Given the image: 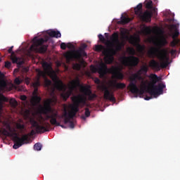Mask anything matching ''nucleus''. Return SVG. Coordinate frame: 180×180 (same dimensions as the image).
Instances as JSON below:
<instances>
[{
  "label": "nucleus",
  "instance_id": "49",
  "mask_svg": "<svg viewBox=\"0 0 180 180\" xmlns=\"http://www.w3.org/2000/svg\"><path fill=\"white\" fill-rule=\"evenodd\" d=\"M11 65H12V63L9 61L5 62V67L6 68H11Z\"/></svg>",
  "mask_w": 180,
  "mask_h": 180
},
{
  "label": "nucleus",
  "instance_id": "13",
  "mask_svg": "<svg viewBox=\"0 0 180 180\" xmlns=\"http://www.w3.org/2000/svg\"><path fill=\"white\" fill-rule=\"evenodd\" d=\"M142 88L139 89L137 86V84L136 83L131 82L129 83L128 88L131 92V94H136L139 95H144V92H147V88H148V86L147 84H141Z\"/></svg>",
  "mask_w": 180,
  "mask_h": 180
},
{
  "label": "nucleus",
  "instance_id": "40",
  "mask_svg": "<svg viewBox=\"0 0 180 180\" xmlns=\"http://www.w3.org/2000/svg\"><path fill=\"white\" fill-rule=\"evenodd\" d=\"M84 115L86 117H89L91 116V112L89 111V108H85Z\"/></svg>",
  "mask_w": 180,
  "mask_h": 180
},
{
  "label": "nucleus",
  "instance_id": "55",
  "mask_svg": "<svg viewBox=\"0 0 180 180\" xmlns=\"http://www.w3.org/2000/svg\"><path fill=\"white\" fill-rule=\"evenodd\" d=\"M67 47L68 49H72V47H74V45H72V44L71 43H68Z\"/></svg>",
  "mask_w": 180,
  "mask_h": 180
},
{
  "label": "nucleus",
  "instance_id": "47",
  "mask_svg": "<svg viewBox=\"0 0 180 180\" xmlns=\"http://www.w3.org/2000/svg\"><path fill=\"white\" fill-rule=\"evenodd\" d=\"M166 50H168V53L169 54H172V56H174V54H175V53H176V50L175 49H172L170 51H169V49L167 48L166 49Z\"/></svg>",
  "mask_w": 180,
  "mask_h": 180
},
{
  "label": "nucleus",
  "instance_id": "45",
  "mask_svg": "<svg viewBox=\"0 0 180 180\" xmlns=\"http://www.w3.org/2000/svg\"><path fill=\"white\" fill-rule=\"evenodd\" d=\"M98 39L101 41H105L106 39H105V37L102 35V34H98Z\"/></svg>",
  "mask_w": 180,
  "mask_h": 180
},
{
  "label": "nucleus",
  "instance_id": "58",
  "mask_svg": "<svg viewBox=\"0 0 180 180\" xmlns=\"http://www.w3.org/2000/svg\"><path fill=\"white\" fill-rule=\"evenodd\" d=\"M151 98H152L151 96H146L145 97V101H150V99H151Z\"/></svg>",
  "mask_w": 180,
  "mask_h": 180
},
{
  "label": "nucleus",
  "instance_id": "24",
  "mask_svg": "<svg viewBox=\"0 0 180 180\" xmlns=\"http://www.w3.org/2000/svg\"><path fill=\"white\" fill-rule=\"evenodd\" d=\"M136 50L139 54H144V51H146V46L141 45L140 44H136Z\"/></svg>",
  "mask_w": 180,
  "mask_h": 180
},
{
  "label": "nucleus",
  "instance_id": "19",
  "mask_svg": "<svg viewBox=\"0 0 180 180\" xmlns=\"http://www.w3.org/2000/svg\"><path fill=\"white\" fill-rule=\"evenodd\" d=\"M49 117H51L50 123L53 126H59L62 127V129H67V127L65 125H63L60 122H57V118L58 117V116Z\"/></svg>",
  "mask_w": 180,
  "mask_h": 180
},
{
  "label": "nucleus",
  "instance_id": "54",
  "mask_svg": "<svg viewBox=\"0 0 180 180\" xmlns=\"http://www.w3.org/2000/svg\"><path fill=\"white\" fill-rule=\"evenodd\" d=\"M136 74H137V75H139V77H141V75L143 74V72L141 70H139L136 72Z\"/></svg>",
  "mask_w": 180,
  "mask_h": 180
},
{
  "label": "nucleus",
  "instance_id": "59",
  "mask_svg": "<svg viewBox=\"0 0 180 180\" xmlns=\"http://www.w3.org/2000/svg\"><path fill=\"white\" fill-rule=\"evenodd\" d=\"M81 118L83 120H85L86 119V117L84 115H82L81 116Z\"/></svg>",
  "mask_w": 180,
  "mask_h": 180
},
{
  "label": "nucleus",
  "instance_id": "53",
  "mask_svg": "<svg viewBox=\"0 0 180 180\" xmlns=\"http://www.w3.org/2000/svg\"><path fill=\"white\" fill-rule=\"evenodd\" d=\"M20 99L21 101H26V99H27V96H26L25 95H22L20 96Z\"/></svg>",
  "mask_w": 180,
  "mask_h": 180
},
{
  "label": "nucleus",
  "instance_id": "22",
  "mask_svg": "<svg viewBox=\"0 0 180 180\" xmlns=\"http://www.w3.org/2000/svg\"><path fill=\"white\" fill-rule=\"evenodd\" d=\"M41 102V97L39 96H32L31 98V103L33 106H36V105H39Z\"/></svg>",
  "mask_w": 180,
  "mask_h": 180
},
{
  "label": "nucleus",
  "instance_id": "37",
  "mask_svg": "<svg viewBox=\"0 0 180 180\" xmlns=\"http://www.w3.org/2000/svg\"><path fill=\"white\" fill-rule=\"evenodd\" d=\"M16 127L18 130L23 131V130H25V124L17 123Z\"/></svg>",
  "mask_w": 180,
  "mask_h": 180
},
{
  "label": "nucleus",
  "instance_id": "41",
  "mask_svg": "<svg viewBox=\"0 0 180 180\" xmlns=\"http://www.w3.org/2000/svg\"><path fill=\"white\" fill-rule=\"evenodd\" d=\"M129 53L131 54V56H136V50L133 48H129Z\"/></svg>",
  "mask_w": 180,
  "mask_h": 180
},
{
  "label": "nucleus",
  "instance_id": "12",
  "mask_svg": "<svg viewBox=\"0 0 180 180\" xmlns=\"http://www.w3.org/2000/svg\"><path fill=\"white\" fill-rule=\"evenodd\" d=\"M98 88L102 92H104V99L107 101H110V102H116V98H115V95L113 94V91H110L109 90V87L105 84L98 85Z\"/></svg>",
  "mask_w": 180,
  "mask_h": 180
},
{
  "label": "nucleus",
  "instance_id": "5",
  "mask_svg": "<svg viewBox=\"0 0 180 180\" xmlns=\"http://www.w3.org/2000/svg\"><path fill=\"white\" fill-rule=\"evenodd\" d=\"M88 46L86 44H84L82 46V49H79L77 51H69L65 53V58H66V61L70 63V61H73V60H77V61H80L82 57H86V53L84 50V49H86Z\"/></svg>",
  "mask_w": 180,
  "mask_h": 180
},
{
  "label": "nucleus",
  "instance_id": "56",
  "mask_svg": "<svg viewBox=\"0 0 180 180\" xmlns=\"http://www.w3.org/2000/svg\"><path fill=\"white\" fill-rule=\"evenodd\" d=\"M91 70L93 72H95V71H96V68L94 65H91Z\"/></svg>",
  "mask_w": 180,
  "mask_h": 180
},
{
  "label": "nucleus",
  "instance_id": "33",
  "mask_svg": "<svg viewBox=\"0 0 180 180\" xmlns=\"http://www.w3.org/2000/svg\"><path fill=\"white\" fill-rule=\"evenodd\" d=\"M42 148L43 145L40 143H37L34 145V150H35V151H40Z\"/></svg>",
  "mask_w": 180,
  "mask_h": 180
},
{
  "label": "nucleus",
  "instance_id": "46",
  "mask_svg": "<svg viewBox=\"0 0 180 180\" xmlns=\"http://www.w3.org/2000/svg\"><path fill=\"white\" fill-rule=\"evenodd\" d=\"M60 49L62 50H65L67 49V44L65 43H64V42H62L60 44Z\"/></svg>",
  "mask_w": 180,
  "mask_h": 180
},
{
  "label": "nucleus",
  "instance_id": "20",
  "mask_svg": "<svg viewBox=\"0 0 180 180\" xmlns=\"http://www.w3.org/2000/svg\"><path fill=\"white\" fill-rule=\"evenodd\" d=\"M110 86L112 91H116V89H124V88H126V84H124V83H117L115 82L111 84Z\"/></svg>",
  "mask_w": 180,
  "mask_h": 180
},
{
  "label": "nucleus",
  "instance_id": "15",
  "mask_svg": "<svg viewBox=\"0 0 180 180\" xmlns=\"http://www.w3.org/2000/svg\"><path fill=\"white\" fill-rule=\"evenodd\" d=\"M70 85L71 86H70V89L68 91L61 94V96L64 99V101H67V99H68L70 96L72 95V91H74V89H75V86L81 85V82L79 81V78H77L76 79L72 80L70 82Z\"/></svg>",
  "mask_w": 180,
  "mask_h": 180
},
{
  "label": "nucleus",
  "instance_id": "48",
  "mask_svg": "<svg viewBox=\"0 0 180 180\" xmlns=\"http://www.w3.org/2000/svg\"><path fill=\"white\" fill-rule=\"evenodd\" d=\"M68 123H69V127L70 129H74V127H75V125L74 124V122L71 121V120H70V122H68Z\"/></svg>",
  "mask_w": 180,
  "mask_h": 180
},
{
  "label": "nucleus",
  "instance_id": "18",
  "mask_svg": "<svg viewBox=\"0 0 180 180\" xmlns=\"http://www.w3.org/2000/svg\"><path fill=\"white\" fill-rule=\"evenodd\" d=\"M13 46H11L8 50V53L11 55V60L13 63V64H18V65H22L23 64V61H22V59L20 58L17 57L16 55H15V52H13Z\"/></svg>",
  "mask_w": 180,
  "mask_h": 180
},
{
  "label": "nucleus",
  "instance_id": "9",
  "mask_svg": "<svg viewBox=\"0 0 180 180\" xmlns=\"http://www.w3.org/2000/svg\"><path fill=\"white\" fill-rule=\"evenodd\" d=\"M164 88H165V84L162 83H159L158 86L155 84H149L148 87H147V92L151 96L157 98V96H160V95L164 94Z\"/></svg>",
  "mask_w": 180,
  "mask_h": 180
},
{
  "label": "nucleus",
  "instance_id": "7",
  "mask_svg": "<svg viewBox=\"0 0 180 180\" xmlns=\"http://www.w3.org/2000/svg\"><path fill=\"white\" fill-rule=\"evenodd\" d=\"M135 15L138 16L143 22H151V18H153V11L146 10L143 13V4H139L134 8Z\"/></svg>",
  "mask_w": 180,
  "mask_h": 180
},
{
  "label": "nucleus",
  "instance_id": "14",
  "mask_svg": "<svg viewBox=\"0 0 180 180\" xmlns=\"http://www.w3.org/2000/svg\"><path fill=\"white\" fill-rule=\"evenodd\" d=\"M27 141H29V136L27 134H25L20 138L18 136V134H15L13 148H14V150H18L19 147H22V146Z\"/></svg>",
  "mask_w": 180,
  "mask_h": 180
},
{
  "label": "nucleus",
  "instance_id": "17",
  "mask_svg": "<svg viewBox=\"0 0 180 180\" xmlns=\"http://www.w3.org/2000/svg\"><path fill=\"white\" fill-rule=\"evenodd\" d=\"M81 91L85 96H87L88 101H94L96 98V94L92 93V90L86 86H82Z\"/></svg>",
  "mask_w": 180,
  "mask_h": 180
},
{
  "label": "nucleus",
  "instance_id": "44",
  "mask_svg": "<svg viewBox=\"0 0 180 180\" xmlns=\"http://www.w3.org/2000/svg\"><path fill=\"white\" fill-rule=\"evenodd\" d=\"M44 84L46 85V86H50V85H51V80L45 79Z\"/></svg>",
  "mask_w": 180,
  "mask_h": 180
},
{
  "label": "nucleus",
  "instance_id": "35",
  "mask_svg": "<svg viewBox=\"0 0 180 180\" xmlns=\"http://www.w3.org/2000/svg\"><path fill=\"white\" fill-rule=\"evenodd\" d=\"M141 72H142V74H147L148 72V66L147 65H144L141 68Z\"/></svg>",
  "mask_w": 180,
  "mask_h": 180
},
{
  "label": "nucleus",
  "instance_id": "50",
  "mask_svg": "<svg viewBox=\"0 0 180 180\" xmlns=\"http://www.w3.org/2000/svg\"><path fill=\"white\" fill-rule=\"evenodd\" d=\"M24 81H25V84H27V85H29V84H30V78H29L28 77H25L24 79Z\"/></svg>",
  "mask_w": 180,
  "mask_h": 180
},
{
  "label": "nucleus",
  "instance_id": "43",
  "mask_svg": "<svg viewBox=\"0 0 180 180\" xmlns=\"http://www.w3.org/2000/svg\"><path fill=\"white\" fill-rule=\"evenodd\" d=\"M39 96V89L34 88V91L32 92V96Z\"/></svg>",
  "mask_w": 180,
  "mask_h": 180
},
{
  "label": "nucleus",
  "instance_id": "28",
  "mask_svg": "<svg viewBox=\"0 0 180 180\" xmlns=\"http://www.w3.org/2000/svg\"><path fill=\"white\" fill-rule=\"evenodd\" d=\"M171 29H174V32L172 34V39H175L179 36V31H178V29H176V25H171Z\"/></svg>",
  "mask_w": 180,
  "mask_h": 180
},
{
  "label": "nucleus",
  "instance_id": "26",
  "mask_svg": "<svg viewBox=\"0 0 180 180\" xmlns=\"http://www.w3.org/2000/svg\"><path fill=\"white\" fill-rule=\"evenodd\" d=\"M131 20V19L130 18L122 15L121 20L120 22L122 25H127V23H129Z\"/></svg>",
  "mask_w": 180,
  "mask_h": 180
},
{
  "label": "nucleus",
  "instance_id": "39",
  "mask_svg": "<svg viewBox=\"0 0 180 180\" xmlns=\"http://www.w3.org/2000/svg\"><path fill=\"white\" fill-rule=\"evenodd\" d=\"M73 70H76V71H79V70H81V64L75 63L73 65Z\"/></svg>",
  "mask_w": 180,
  "mask_h": 180
},
{
  "label": "nucleus",
  "instance_id": "3",
  "mask_svg": "<svg viewBox=\"0 0 180 180\" xmlns=\"http://www.w3.org/2000/svg\"><path fill=\"white\" fill-rule=\"evenodd\" d=\"M72 101L73 103L70 105V112L68 113L67 110H65L62 116V117H64L63 122L65 124H68V122H70L71 119H74V117L77 116V113L79 112V106H85L86 104V97L79 94L72 97Z\"/></svg>",
  "mask_w": 180,
  "mask_h": 180
},
{
  "label": "nucleus",
  "instance_id": "30",
  "mask_svg": "<svg viewBox=\"0 0 180 180\" xmlns=\"http://www.w3.org/2000/svg\"><path fill=\"white\" fill-rule=\"evenodd\" d=\"M23 81H25V77H22V78L20 79V77H16L14 80V84L15 85H20V84H22V82H23Z\"/></svg>",
  "mask_w": 180,
  "mask_h": 180
},
{
  "label": "nucleus",
  "instance_id": "34",
  "mask_svg": "<svg viewBox=\"0 0 180 180\" xmlns=\"http://www.w3.org/2000/svg\"><path fill=\"white\" fill-rule=\"evenodd\" d=\"M10 105L12 106V108H16L18 106V101H16L14 98H11L9 101Z\"/></svg>",
  "mask_w": 180,
  "mask_h": 180
},
{
  "label": "nucleus",
  "instance_id": "31",
  "mask_svg": "<svg viewBox=\"0 0 180 180\" xmlns=\"http://www.w3.org/2000/svg\"><path fill=\"white\" fill-rule=\"evenodd\" d=\"M42 67L45 71H50V70H51V65L49 64L46 62H44L42 64Z\"/></svg>",
  "mask_w": 180,
  "mask_h": 180
},
{
  "label": "nucleus",
  "instance_id": "8",
  "mask_svg": "<svg viewBox=\"0 0 180 180\" xmlns=\"http://www.w3.org/2000/svg\"><path fill=\"white\" fill-rule=\"evenodd\" d=\"M46 41H47V39L43 38L37 39V37H34L33 39V44L31 46V50H34V51L42 54L46 53L47 51V48L49 47L47 45H44Z\"/></svg>",
  "mask_w": 180,
  "mask_h": 180
},
{
  "label": "nucleus",
  "instance_id": "1",
  "mask_svg": "<svg viewBox=\"0 0 180 180\" xmlns=\"http://www.w3.org/2000/svg\"><path fill=\"white\" fill-rule=\"evenodd\" d=\"M111 41L108 40L105 43L106 46L110 47L108 49H105L103 45H96L95 51H103L104 57V61L105 64H112L115 60L113 56H116L118 51H122L124 44L119 41V34L115 32L112 34Z\"/></svg>",
  "mask_w": 180,
  "mask_h": 180
},
{
  "label": "nucleus",
  "instance_id": "2",
  "mask_svg": "<svg viewBox=\"0 0 180 180\" xmlns=\"http://www.w3.org/2000/svg\"><path fill=\"white\" fill-rule=\"evenodd\" d=\"M148 56L149 58L158 57L161 61L160 63L154 59L150 61L149 67L155 70V71H160L161 68H167L169 65V52H168V49H158L153 47L148 51Z\"/></svg>",
  "mask_w": 180,
  "mask_h": 180
},
{
  "label": "nucleus",
  "instance_id": "60",
  "mask_svg": "<svg viewBox=\"0 0 180 180\" xmlns=\"http://www.w3.org/2000/svg\"><path fill=\"white\" fill-rule=\"evenodd\" d=\"M1 61H2V58H0V63H1Z\"/></svg>",
  "mask_w": 180,
  "mask_h": 180
},
{
  "label": "nucleus",
  "instance_id": "61",
  "mask_svg": "<svg viewBox=\"0 0 180 180\" xmlns=\"http://www.w3.org/2000/svg\"><path fill=\"white\" fill-rule=\"evenodd\" d=\"M32 133H34V130H32Z\"/></svg>",
  "mask_w": 180,
  "mask_h": 180
},
{
  "label": "nucleus",
  "instance_id": "11",
  "mask_svg": "<svg viewBox=\"0 0 180 180\" xmlns=\"http://www.w3.org/2000/svg\"><path fill=\"white\" fill-rule=\"evenodd\" d=\"M140 63V58L134 56H131L128 57H124L122 58V64L125 67H129V68H133L137 67Z\"/></svg>",
  "mask_w": 180,
  "mask_h": 180
},
{
  "label": "nucleus",
  "instance_id": "4",
  "mask_svg": "<svg viewBox=\"0 0 180 180\" xmlns=\"http://www.w3.org/2000/svg\"><path fill=\"white\" fill-rule=\"evenodd\" d=\"M98 72L102 77L106 75V73L108 72L112 75L114 79H123L124 78V75L122 73V69L119 66H112L110 68H108V65L103 63L99 65Z\"/></svg>",
  "mask_w": 180,
  "mask_h": 180
},
{
  "label": "nucleus",
  "instance_id": "29",
  "mask_svg": "<svg viewBox=\"0 0 180 180\" xmlns=\"http://www.w3.org/2000/svg\"><path fill=\"white\" fill-rule=\"evenodd\" d=\"M145 7L146 8V9H153V1L151 0L145 1Z\"/></svg>",
  "mask_w": 180,
  "mask_h": 180
},
{
  "label": "nucleus",
  "instance_id": "27",
  "mask_svg": "<svg viewBox=\"0 0 180 180\" xmlns=\"http://www.w3.org/2000/svg\"><path fill=\"white\" fill-rule=\"evenodd\" d=\"M137 79H141V76H139L136 73H134L131 75V82H134V84H137Z\"/></svg>",
  "mask_w": 180,
  "mask_h": 180
},
{
  "label": "nucleus",
  "instance_id": "51",
  "mask_svg": "<svg viewBox=\"0 0 180 180\" xmlns=\"http://www.w3.org/2000/svg\"><path fill=\"white\" fill-rule=\"evenodd\" d=\"M94 82L97 84V85H101V80L98 78H96Z\"/></svg>",
  "mask_w": 180,
  "mask_h": 180
},
{
  "label": "nucleus",
  "instance_id": "23",
  "mask_svg": "<svg viewBox=\"0 0 180 180\" xmlns=\"http://www.w3.org/2000/svg\"><path fill=\"white\" fill-rule=\"evenodd\" d=\"M48 34L49 36H50V37H55L56 39L61 37V33L60 32V31L52 30L51 32H49Z\"/></svg>",
  "mask_w": 180,
  "mask_h": 180
},
{
  "label": "nucleus",
  "instance_id": "6",
  "mask_svg": "<svg viewBox=\"0 0 180 180\" xmlns=\"http://www.w3.org/2000/svg\"><path fill=\"white\" fill-rule=\"evenodd\" d=\"M53 100L48 98L45 101L44 106L41 108L40 110L43 115H46V119H51V117L58 116V111L51 108Z\"/></svg>",
  "mask_w": 180,
  "mask_h": 180
},
{
  "label": "nucleus",
  "instance_id": "25",
  "mask_svg": "<svg viewBox=\"0 0 180 180\" xmlns=\"http://www.w3.org/2000/svg\"><path fill=\"white\" fill-rule=\"evenodd\" d=\"M4 78H5V75L0 71V86L5 87L8 85V83Z\"/></svg>",
  "mask_w": 180,
  "mask_h": 180
},
{
  "label": "nucleus",
  "instance_id": "21",
  "mask_svg": "<svg viewBox=\"0 0 180 180\" xmlns=\"http://www.w3.org/2000/svg\"><path fill=\"white\" fill-rule=\"evenodd\" d=\"M167 44H168V41L167 40V38H165V37H162L158 41L157 46H158V47L161 48V47H165V46H167Z\"/></svg>",
  "mask_w": 180,
  "mask_h": 180
},
{
  "label": "nucleus",
  "instance_id": "16",
  "mask_svg": "<svg viewBox=\"0 0 180 180\" xmlns=\"http://www.w3.org/2000/svg\"><path fill=\"white\" fill-rule=\"evenodd\" d=\"M50 77L54 85H56V89H58V91H64V83L58 78L57 75H56V73H51Z\"/></svg>",
  "mask_w": 180,
  "mask_h": 180
},
{
  "label": "nucleus",
  "instance_id": "38",
  "mask_svg": "<svg viewBox=\"0 0 180 180\" xmlns=\"http://www.w3.org/2000/svg\"><path fill=\"white\" fill-rule=\"evenodd\" d=\"M32 86H33V88H39V86H40V79H37V80L34 82L32 83Z\"/></svg>",
  "mask_w": 180,
  "mask_h": 180
},
{
  "label": "nucleus",
  "instance_id": "10",
  "mask_svg": "<svg viewBox=\"0 0 180 180\" xmlns=\"http://www.w3.org/2000/svg\"><path fill=\"white\" fill-rule=\"evenodd\" d=\"M30 122L32 125V127L36 129L37 133L39 134L45 133V131H50L51 125L47 122H43L42 125H40L37 121L34 120V118H31L30 120Z\"/></svg>",
  "mask_w": 180,
  "mask_h": 180
},
{
  "label": "nucleus",
  "instance_id": "32",
  "mask_svg": "<svg viewBox=\"0 0 180 180\" xmlns=\"http://www.w3.org/2000/svg\"><path fill=\"white\" fill-rule=\"evenodd\" d=\"M42 67L45 71H50V70H51V65L49 64L46 62H44L42 64Z\"/></svg>",
  "mask_w": 180,
  "mask_h": 180
},
{
  "label": "nucleus",
  "instance_id": "36",
  "mask_svg": "<svg viewBox=\"0 0 180 180\" xmlns=\"http://www.w3.org/2000/svg\"><path fill=\"white\" fill-rule=\"evenodd\" d=\"M150 79H152L153 84H157V82H158V76H157L155 74L151 75Z\"/></svg>",
  "mask_w": 180,
  "mask_h": 180
},
{
  "label": "nucleus",
  "instance_id": "42",
  "mask_svg": "<svg viewBox=\"0 0 180 180\" xmlns=\"http://www.w3.org/2000/svg\"><path fill=\"white\" fill-rule=\"evenodd\" d=\"M1 134H3V136H11V132H9L8 130L6 129H4L1 132Z\"/></svg>",
  "mask_w": 180,
  "mask_h": 180
},
{
  "label": "nucleus",
  "instance_id": "57",
  "mask_svg": "<svg viewBox=\"0 0 180 180\" xmlns=\"http://www.w3.org/2000/svg\"><path fill=\"white\" fill-rule=\"evenodd\" d=\"M170 46H171L172 47H175V46H176V44L174 41H172L170 43Z\"/></svg>",
  "mask_w": 180,
  "mask_h": 180
},
{
  "label": "nucleus",
  "instance_id": "52",
  "mask_svg": "<svg viewBox=\"0 0 180 180\" xmlns=\"http://www.w3.org/2000/svg\"><path fill=\"white\" fill-rule=\"evenodd\" d=\"M172 39H173V41L176 44V45L179 44V39L176 38H172Z\"/></svg>",
  "mask_w": 180,
  "mask_h": 180
}]
</instances>
